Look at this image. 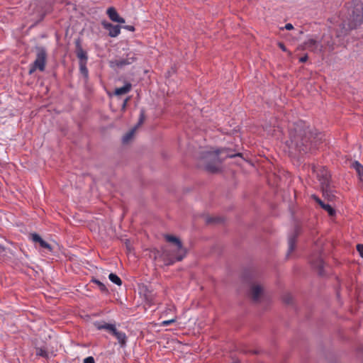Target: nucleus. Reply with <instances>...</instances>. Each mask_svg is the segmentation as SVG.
<instances>
[{
    "label": "nucleus",
    "mask_w": 363,
    "mask_h": 363,
    "mask_svg": "<svg viewBox=\"0 0 363 363\" xmlns=\"http://www.w3.org/2000/svg\"><path fill=\"white\" fill-rule=\"evenodd\" d=\"M108 279L111 282H113V284H115L118 286H121L122 284V281H121V278L116 274L111 273L108 275Z\"/></svg>",
    "instance_id": "nucleus-20"
},
{
    "label": "nucleus",
    "mask_w": 363,
    "mask_h": 363,
    "mask_svg": "<svg viewBox=\"0 0 363 363\" xmlns=\"http://www.w3.org/2000/svg\"><path fill=\"white\" fill-rule=\"evenodd\" d=\"M123 28L125 29L128 30H130V31H134L135 30V28L133 26H125Z\"/></svg>",
    "instance_id": "nucleus-31"
},
{
    "label": "nucleus",
    "mask_w": 363,
    "mask_h": 363,
    "mask_svg": "<svg viewBox=\"0 0 363 363\" xmlns=\"http://www.w3.org/2000/svg\"><path fill=\"white\" fill-rule=\"evenodd\" d=\"M30 238L34 242H40V241L43 239L38 234L32 233L30 235Z\"/></svg>",
    "instance_id": "nucleus-25"
},
{
    "label": "nucleus",
    "mask_w": 363,
    "mask_h": 363,
    "mask_svg": "<svg viewBox=\"0 0 363 363\" xmlns=\"http://www.w3.org/2000/svg\"><path fill=\"white\" fill-rule=\"evenodd\" d=\"M312 198L324 209L330 216H333L335 213L334 208L328 203H323L319 197L315 195H312Z\"/></svg>",
    "instance_id": "nucleus-13"
},
{
    "label": "nucleus",
    "mask_w": 363,
    "mask_h": 363,
    "mask_svg": "<svg viewBox=\"0 0 363 363\" xmlns=\"http://www.w3.org/2000/svg\"><path fill=\"white\" fill-rule=\"evenodd\" d=\"M335 34L334 30L332 28L330 33H325L323 35L320 42L313 38H310L305 41L303 44V49L308 50L313 52H323L326 50L332 52L335 48V45H340L337 41L333 40L332 35Z\"/></svg>",
    "instance_id": "nucleus-4"
},
{
    "label": "nucleus",
    "mask_w": 363,
    "mask_h": 363,
    "mask_svg": "<svg viewBox=\"0 0 363 363\" xmlns=\"http://www.w3.org/2000/svg\"><path fill=\"white\" fill-rule=\"evenodd\" d=\"M176 321V319L175 318H172L171 320H163L162 323H161V325L162 326H167L173 323H174Z\"/></svg>",
    "instance_id": "nucleus-27"
},
{
    "label": "nucleus",
    "mask_w": 363,
    "mask_h": 363,
    "mask_svg": "<svg viewBox=\"0 0 363 363\" xmlns=\"http://www.w3.org/2000/svg\"><path fill=\"white\" fill-rule=\"evenodd\" d=\"M313 172L316 175V179L319 182H329L330 179V174L328 170L324 167H316L313 169Z\"/></svg>",
    "instance_id": "nucleus-8"
},
{
    "label": "nucleus",
    "mask_w": 363,
    "mask_h": 363,
    "mask_svg": "<svg viewBox=\"0 0 363 363\" xmlns=\"http://www.w3.org/2000/svg\"><path fill=\"white\" fill-rule=\"evenodd\" d=\"M144 119H145L144 114H143V113H141L140 116V119H139V122H138V125L134 128L131 129L129 132H128L123 137V143H128L132 139V138L133 137V135L135 134V132L138 126H140L143 123Z\"/></svg>",
    "instance_id": "nucleus-11"
},
{
    "label": "nucleus",
    "mask_w": 363,
    "mask_h": 363,
    "mask_svg": "<svg viewBox=\"0 0 363 363\" xmlns=\"http://www.w3.org/2000/svg\"><path fill=\"white\" fill-rule=\"evenodd\" d=\"M106 13L108 18L113 22L123 23H125V19L121 16H119L118 12L113 7H110L107 9Z\"/></svg>",
    "instance_id": "nucleus-10"
},
{
    "label": "nucleus",
    "mask_w": 363,
    "mask_h": 363,
    "mask_svg": "<svg viewBox=\"0 0 363 363\" xmlns=\"http://www.w3.org/2000/svg\"><path fill=\"white\" fill-rule=\"evenodd\" d=\"M36 355L40 356L45 358H48L49 353L47 350L44 347H38L36 348Z\"/></svg>",
    "instance_id": "nucleus-21"
},
{
    "label": "nucleus",
    "mask_w": 363,
    "mask_h": 363,
    "mask_svg": "<svg viewBox=\"0 0 363 363\" xmlns=\"http://www.w3.org/2000/svg\"><path fill=\"white\" fill-rule=\"evenodd\" d=\"M132 89V84L130 82H125L124 86L122 87L116 88L114 91L116 96H121L126 94L130 91Z\"/></svg>",
    "instance_id": "nucleus-15"
},
{
    "label": "nucleus",
    "mask_w": 363,
    "mask_h": 363,
    "mask_svg": "<svg viewBox=\"0 0 363 363\" xmlns=\"http://www.w3.org/2000/svg\"><path fill=\"white\" fill-rule=\"evenodd\" d=\"M84 363H95V360L93 357L89 356L84 359Z\"/></svg>",
    "instance_id": "nucleus-29"
},
{
    "label": "nucleus",
    "mask_w": 363,
    "mask_h": 363,
    "mask_svg": "<svg viewBox=\"0 0 363 363\" xmlns=\"http://www.w3.org/2000/svg\"><path fill=\"white\" fill-rule=\"evenodd\" d=\"M284 301L286 303H289L290 302V299L289 298V299H285Z\"/></svg>",
    "instance_id": "nucleus-37"
},
{
    "label": "nucleus",
    "mask_w": 363,
    "mask_h": 363,
    "mask_svg": "<svg viewBox=\"0 0 363 363\" xmlns=\"http://www.w3.org/2000/svg\"><path fill=\"white\" fill-rule=\"evenodd\" d=\"M96 326L99 330H106L111 333L116 329L115 325L110 323H97Z\"/></svg>",
    "instance_id": "nucleus-18"
},
{
    "label": "nucleus",
    "mask_w": 363,
    "mask_h": 363,
    "mask_svg": "<svg viewBox=\"0 0 363 363\" xmlns=\"http://www.w3.org/2000/svg\"><path fill=\"white\" fill-rule=\"evenodd\" d=\"M165 239L167 241L174 243L176 245L177 249L178 250L177 255L174 258V259L169 262V264H172L174 262H179L182 260L183 258L185 257L186 252L184 249L182 247V244L179 239L175 236L170 235H167L165 236Z\"/></svg>",
    "instance_id": "nucleus-6"
},
{
    "label": "nucleus",
    "mask_w": 363,
    "mask_h": 363,
    "mask_svg": "<svg viewBox=\"0 0 363 363\" xmlns=\"http://www.w3.org/2000/svg\"><path fill=\"white\" fill-rule=\"evenodd\" d=\"M345 18L333 29L340 45L343 44L344 38L350 29L355 28L363 22V4L360 0H353L346 4Z\"/></svg>",
    "instance_id": "nucleus-2"
},
{
    "label": "nucleus",
    "mask_w": 363,
    "mask_h": 363,
    "mask_svg": "<svg viewBox=\"0 0 363 363\" xmlns=\"http://www.w3.org/2000/svg\"><path fill=\"white\" fill-rule=\"evenodd\" d=\"M125 244L127 250L129 252H130L132 250V247H131V245H130V242L129 240H125Z\"/></svg>",
    "instance_id": "nucleus-30"
},
{
    "label": "nucleus",
    "mask_w": 363,
    "mask_h": 363,
    "mask_svg": "<svg viewBox=\"0 0 363 363\" xmlns=\"http://www.w3.org/2000/svg\"><path fill=\"white\" fill-rule=\"evenodd\" d=\"M75 46H76L75 52H76L77 57L79 59V62H87V60H88L87 53L85 50H83L79 40L76 41Z\"/></svg>",
    "instance_id": "nucleus-12"
},
{
    "label": "nucleus",
    "mask_w": 363,
    "mask_h": 363,
    "mask_svg": "<svg viewBox=\"0 0 363 363\" xmlns=\"http://www.w3.org/2000/svg\"><path fill=\"white\" fill-rule=\"evenodd\" d=\"M307 60H308V55H304V56L301 57L299 59V61H300L301 62H306V61H307Z\"/></svg>",
    "instance_id": "nucleus-33"
},
{
    "label": "nucleus",
    "mask_w": 363,
    "mask_h": 363,
    "mask_svg": "<svg viewBox=\"0 0 363 363\" xmlns=\"http://www.w3.org/2000/svg\"><path fill=\"white\" fill-rule=\"evenodd\" d=\"M289 137L291 145L303 153L318 148L321 140L320 134L313 133L302 121L290 127Z\"/></svg>",
    "instance_id": "nucleus-1"
},
{
    "label": "nucleus",
    "mask_w": 363,
    "mask_h": 363,
    "mask_svg": "<svg viewBox=\"0 0 363 363\" xmlns=\"http://www.w3.org/2000/svg\"><path fill=\"white\" fill-rule=\"evenodd\" d=\"M357 250L359 252L360 257L363 258V244H358L357 245Z\"/></svg>",
    "instance_id": "nucleus-28"
},
{
    "label": "nucleus",
    "mask_w": 363,
    "mask_h": 363,
    "mask_svg": "<svg viewBox=\"0 0 363 363\" xmlns=\"http://www.w3.org/2000/svg\"><path fill=\"white\" fill-rule=\"evenodd\" d=\"M213 221V219H208V222L210 223V222H212Z\"/></svg>",
    "instance_id": "nucleus-38"
},
{
    "label": "nucleus",
    "mask_w": 363,
    "mask_h": 363,
    "mask_svg": "<svg viewBox=\"0 0 363 363\" xmlns=\"http://www.w3.org/2000/svg\"><path fill=\"white\" fill-rule=\"evenodd\" d=\"M79 69L81 73L85 77H88V69L86 67V62H79Z\"/></svg>",
    "instance_id": "nucleus-22"
},
{
    "label": "nucleus",
    "mask_w": 363,
    "mask_h": 363,
    "mask_svg": "<svg viewBox=\"0 0 363 363\" xmlns=\"http://www.w3.org/2000/svg\"><path fill=\"white\" fill-rule=\"evenodd\" d=\"M287 177H286L285 179H290V174L289 173H287Z\"/></svg>",
    "instance_id": "nucleus-36"
},
{
    "label": "nucleus",
    "mask_w": 363,
    "mask_h": 363,
    "mask_svg": "<svg viewBox=\"0 0 363 363\" xmlns=\"http://www.w3.org/2000/svg\"><path fill=\"white\" fill-rule=\"evenodd\" d=\"M240 153L231 155L226 148L206 147L199 152V160L208 172L217 173L222 169L223 161L228 157L240 156Z\"/></svg>",
    "instance_id": "nucleus-3"
},
{
    "label": "nucleus",
    "mask_w": 363,
    "mask_h": 363,
    "mask_svg": "<svg viewBox=\"0 0 363 363\" xmlns=\"http://www.w3.org/2000/svg\"><path fill=\"white\" fill-rule=\"evenodd\" d=\"M311 264L314 268L318 269V273L320 275L323 274L324 262L320 257H318L315 261L311 260Z\"/></svg>",
    "instance_id": "nucleus-19"
},
{
    "label": "nucleus",
    "mask_w": 363,
    "mask_h": 363,
    "mask_svg": "<svg viewBox=\"0 0 363 363\" xmlns=\"http://www.w3.org/2000/svg\"><path fill=\"white\" fill-rule=\"evenodd\" d=\"M296 237L291 236L289 238V253H291L295 248Z\"/></svg>",
    "instance_id": "nucleus-23"
},
{
    "label": "nucleus",
    "mask_w": 363,
    "mask_h": 363,
    "mask_svg": "<svg viewBox=\"0 0 363 363\" xmlns=\"http://www.w3.org/2000/svg\"><path fill=\"white\" fill-rule=\"evenodd\" d=\"M262 291V289L260 286H259V285L252 286V287L251 289V293H252V299L255 301H258Z\"/></svg>",
    "instance_id": "nucleus-17"
},
{
    "label": "nucleus",
    "mask_w": 363,
    "mask_h": 363,
    "mask_svg": "<svg viewBox=\"0 0 363 363\" xmlns=\"http://www.w3.org/2000/svg\"><path fill=\"white\" fill-rule=\"evenodd\" d=\"M47 61V52L44 48H36V57L35 61L30 65L28 71L29 74H32L37 69L43 72L45 68Z\"/></svg>",
    "instance_id": "nucleus-5"
},
{
    "label": "nucleus",
    "mask_w": 363,
    "mask_h": 363,
    "mask_svg": "<svg viewBox=\"0 0 363 363\" xmlns=\"http://www.w3.org/2000/svg\"><path fill=\"white\" fill-rule=\"evenodd\" d=\"M129 101V98H126L124 101H123V106H122V108L123 109H125V106H126V104L128 103V101Z\"/></svg>",
    "instance_id": "nucleus-35"
},
{
    "label": "nucleus",
    "mask_w": 363,
    "mask_h": 363,
    "mask_svg": "<svg viewBox=\"0 0 363 363\" xmlns=\"http://www.w3.org/2000/svg\"><path fill=\"white\" fill-rule=\"evenodd\" d=\"M112 335L116 337L121 347H125L127 342V336L125 333L122 331H118L117 329H116L114 332L112 333Z\"/></svg>",
    "instance_id": "nucleus-14"
},
{
    "label": "nucleus",
    "mask_w": 363,
    "mask_h": 363,
    "mask_svg": "<svg viewBox=\"0 0 363 363\" xmlns=\"http://www.w3.org/2000/svg\"><path fill=\"white\" fill-rule=\"evenodd\" d=\"M152 304H155V303H153V302H152V301H151V302H150V305H152Z\"/></svg>",
    "instance_id": "nucleus-39"
},
{
    "label": "nucleus",
    "mask_w": 363,
    "mask_h": 363,
    "mask_svg": "<svg viewBox=\"0 0 363 363\" xmlns=\"http://www.w3.org/2000/svg\"><path fill=\"white\" fill-rule=\"evenodd\" d=\"M285 28H286V30H292V29L294 28V26H293V25H292L291 23H286V24L285 25Z\"/></svg>",
    "instance_id": "nucleus-32"
},
{
    "label": "nucleus",
    "mask_w": 363,
    "mask_h": 363,
    "mask_svg": "<svg viewBox=\"0 0 363 363\" xmlns=\"http://www.w3.org/2000/svg\"><path fill=\"white\" fill-rule=\"evenodd\" d=\"M279 48H280L283 51H286V50L285 45H284L282 43H279Z\"/></svg>",
    "instance_id": "nucleus-34"
},
{
    "label": "nucleus",
    "mask_w": 363,
    "mask_h": 363,
    "mask_svg": "<svg viewBox=\"0 0 363 363\" xmlns=\"http://www.w3.org/2000/svg\"><path fill=\"white\" fill-rule=\"evenodd\" d=\"M352 167L355 169L360 182H363V166L357 161L352 164Z\"/></svg>",
    "instance_id": "nucleus-16"
},
{
    "label": "nucleus",
    "mask_w": 363,
    "mask_h": 363,
    "mask_svg": "<svg viewBox=\"0 0 363 363\" xmlns=\"http://www.w3.org/2000/svg\"><path fill=\"white\" fill-rule=\"evenodd\" d=\"M136 58L135 54L128 53L125 58L116 59L109 61V65L111 68H122L126 65L133 64Z\"/></svg>",
    "instance_id": "nucleus-7"
},
{
    "label": "nucleus",
    "mask_w": 363,
    "mask_h": 363,
    "mask_svg": "<svg viewBox=\"0 0 363 363\" xmlns=\"http://www.w3.org/2000/svg\"><path fill=\"white\" fill-rule=\"evenodd\" d=\"M101 24L103 27L108 31V35L111 38H116L121 33V26L113 25L106 21H103Z\"/></svg>",
    "instance_id": "nucleus-9"
},
{
    "label": "nucleus",
    "mask_w": 363,
    "mask_h": 363,
    "mask_svg": "<svg viewBox=\"0 0 363 363\" xmlns=\"http://www.w3.org/2000/svg\"><path fill=\"white\" fill-rule=\"evenodd\" d=\"M93 281L94 283H96L99 286L101 291H107L106 286L102 282H101L99 280L94 279Z\"/></svg>",
    "instance_id": "nucleus-26"
},
{
    "label": "nucleus",
    "mask_w": 363,
    "mask_h": 363,
    "mask_svg": "<svg viewBox=\"0 0 363 363\" xmlns=\"http://www.w3.org/2000/svg\"><path fill=\"white\" fill-rule=\"evenodd\" d=\"M38 243L42 248L47 249L50 252L52 251V248L51 245L45 242L43 239H42Z\"/></svg>",
    "instance_id": "nucleus-24"
}]
</instances>
